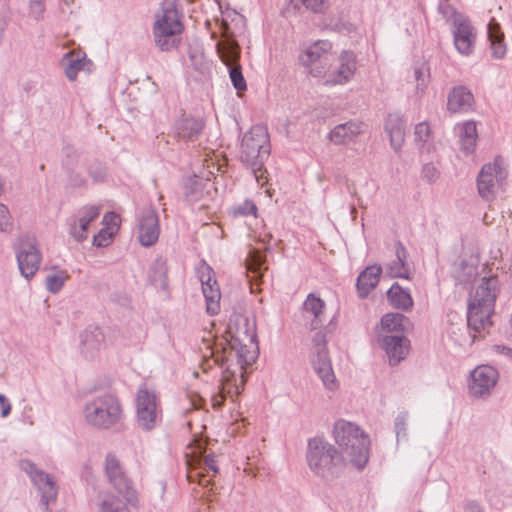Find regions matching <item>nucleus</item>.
<instances>
[{"instance_id": "nucleus-28", "label": "nucleus", "mask_w": 512, "mask_h": 512, "mask_svg": "<svg viewBox=\"0 0 512 512\" xmlns=\"http://www.w3.org/2000/svg\"><path fill=\"white\" fill-rule=\"evenodd\" d=\"M385 131L389 136L390 144L395 151H399L405 140V120L398 113L389 114L385 122Z\"/></svg>"}, {"instance_id": "nucleus-59", "label": "nucleus", "mask_w": 512, "mask_h": 512, "mask_svg": "<svg viewBox=\"0 0 512 512\" xmlns=\"http://www.w3.org/2000/svg\"><path fill=\"white\" fill-rule=\"evenodd\" d=\"M193 376H194V377H198V376H199V372H198V371H194V372H193Z\"/></svg>"}, {"instance_id": "nucleus-35", "label": "nucleus", "mask_w": 512, "mask_h": 512, "mask_svg": "<svg viewBox=\"0 0 512 512\" xmlns=\"http://www.w3.org/2000/svg\"><path fill=\"white\" fill-rule=\"evenodd\" d=\"M301 6L313 11L314 13H323L328 8L327 0H286V6L282 10L285 17L295 14Z\"/></svg>"}, {"instance_id": "nucleus-55", "label": "nucleus", "mask_w": 512, "mask_h": 512, "mask_svg": "<svg viewBox=\"0 0 512 512\" xmlns=\"http://www.w3.org/2000/svg\"><path fill=\"white\" fill-rule=\"evenodd\" d=\"M202 401L203 399L198 394H195L191 398V405L194 409H199L201 407Z\"/></svg>"}, {"instance_id": "nucleus-46", "label": "nucleus", "mask_w": 512, "mask_h": 512, "mask_svg": "<svg viewBox=\"0 0 512 512\" xmlns=\"http://www.w3.org/2000/svg\"><path fill=\"white\" fill-rule=\"evenodd\" d=\"M422 177L428 183H435L440 177V171L435 164L426 163L422 167Z\"/></svg>"}, {"instance_id": "nucleus-25", "label": "nucleus", "mask_w": 512, "mask_h": 512, "mask_svg": "<svg viewBox=\"0 0 512 512\" xmlns=\"http://www.w3.org/2000/svg\"><path fill=\"white\" fill-rule=\"evenodd\" d=\"M356 71V58L352 52L344 51L339 57V67L329 74L327 82L345 84L349 82Z\"/></svg>"}, {"instance_id": "nucleus-31", "label": "nucleus", "mask_w": 512, "mask_h": 512, "mask_svg": "<svg viewBox=\"0 0 512 512\" xmlns=\"http://www.w3.org/2000/svg\"><path fill=\"white\" fill-rule=\"evenodd\" d=\"M382 268L378 265L368 266L357 279L360 297H366L378 284Z\"/></svg>"}, {"instance_id": "nucleus-42", "label": "nucleus", "mask_w": 512, "mask_h": 512, "mask_svg": "<svg viewBox=\"0 0 512 512\" xmlns=\"http://www.w3.org/2000/svg\"><path fill=\"white\" fill-rule=\"evenodd\" d=\"M69 275L64 270H57L46 276L45 285L46 289L51 293L59 292L68 280Z\"/></svg>"}, {"instance_id": "nucleus-10", "label": "nucleus", "mask_w": 512, "mask_h": 512, "mask_svg": "<svg viewBox=\"0 0 512 512\" xmlns=\"http://www.w3.org/2000/svg\"><path fill=\"white\" fill-rule=\"evenodd\" d=\"M441 11L453 26L455 48L462 55H470L474 50L476 33L469 19L449 5L441 6Z\"/></svg>"}, {"instance_id": "nucleus-58", "label": "nucleus", "mask_w": 512, "mask_h": 512, "mask_svg": "<svg viewBox=\"0 0 512 512\" xmlns=\"http://www.w3.org/2000/svg\"><path fill=\"white\" fill-rule=\"evenodd\" d=\"M66 4H71L74 2V0H63Z\"/></svg>"}, {"instance_id": "nucleus-43", "label": "nucleus", "mask_w": 512, "mask_h": 512, "mask_svg": "<svg viewBox=\"0 0 512 512\" xmlns=\"http://www.w3.org/2000/svg\"><path fill=\"white\" fill-rule=\"evenodd\" d=\"M414 79L416 82V94H423L430 79L429 68L425 64L415 67Z\"/></svg>"}, {"instance_id": "nucleus-56", "label": "nucleus", "mask_w": 512, "mask_h": 512, "mask_svg": "<svg viewBox=\"0 0 512 512\" xmlns=\"http://www.w3.org/2000/svg\"><path fill=\"white\" fill-rule=\"evenodd\" d=\"M208 482H209V480H206V478H205V476H204V475H203V476L200 478V480H199V483H200L201 485H205V483H208Z\"/></svg>"}, {"instance_id": "nucleus-7", "label": "nucleus", "mask_w": 512, "mask_h": 512, "mask_svg": "<svg viewBox=\"0 0 512 512\" xmlns=\"http://www.w3.org/2000/svg\"><path fill=\"white\" fill-rule=\"evenodd\" d=\"M241 159L249 165L260 182L262 164L270 153L269 136L261 126L252 127L242 139Z\"/></svg>"}, {"instance_id": "nucleus-45", "label": "nucleus", "mask_w": 512, "mask_h": 512, "mask_svg": "<svg viewBox=\"0 0 512 512\" xmlns=\"http://www.w3.org/2000/svg\"><path fill=\"white\" fill-rule=\"evenodd\" d=\"M264 264V259L259 251H252L247 262V270L249 272L255 273V277L260 275V271L262 265Z\"/></svg>"}, {"instance_id": "nucleus-38", "label": "nucleus", "mask_w": 512, "mask_h": 512, "mask_svg": "<svg viewBox=\"0 0 512 512\" xmlns=\"http://www.w3.org/2000/svg\"><path fill=\"white\" fill-rule=\"evenodd\" d=\"M479 260L477 257L471 256L469 259L463 260L455 269V279L463 285L471 283L478 275Z\"/></svg>"}, {"instance_id": "nucleus-23", "label": "nucleus", "mask_w": 512, "mask_h": 512, "mask_svg": "<svg viewBox=\"0 0 512 512\" xmlns=\"http://www.w3.org/2000/svg\"><path fill=\"white\" fill-rule=\"evenodd\" d=\"M175 137L179 141L193 142L204 129V122L200 118H195L189 115H182V117L175 124Z\"/></svg>"}, {"instance_id": "nucleus-16", "label": "nucleus", "mask_w": 512, "mask_h": 512, "mask_svg": "<svg viewBox=\"0 0 512 512\" xmlns=\"http://www.w3.org/2000/svg\"><path fill=\"white\" fill-rule=\"evenodd\" d=\"M16 256L21 275L26 279H31L38 271L42 259L35 240H21Z\"/></svg>"}, {"instance_id": "nucleus-21", "label": "nucleus", "mask_w": 512, "mask_h": 512, "mask_svg": "<svg viewBox=\"0 0 512 512\" xmlns=\"http://www.w3.org/2000/svg\"><path fill=\"white\" fill-rule=\"evenodd\" d=\"M390 365L400 363L409 352V341L403 335H384L378 337Z\"/></svg>"}, {"instance_id": "nucleus-54", "label": "nucleus", "mask_w": 512, "mask_h": 512, "mask_svg": "<svg viewBox=\"0 0 512 512\" xmlns=\"http://www.w3.org/2000/svg\"><path fill=\"white\" fill-rule=\"evenodd\" d=\"M204 465L208 470H211L214 474L217 473L216 461L214 456H206L204 459Z\"/></svg>"}, {"instance_id": "nucleus-15", "label": "nucleus", "mask_w": 512, "mask_h": 512, "mask_svg": "<svg viewBox=\"0 0 512 512\" xmlns=\"http://www.w3.org/2000/svg\"><path fill=\"white\" fill-rule=\"evenodd\" d=\"M138 501L135 489L102 491L97 498L98 512H131Z\"/></svg>"}, {"instance_id": "nucleus-13", "label": "nucleus", "mask_w": 512, "mask_h": 512, "mask_svg": "<svg viewBox=\"0 0 512 512\" xmlns=\"http://www.w3.org/2000/svg\"><path fill=\"white\" fill-rule=\"evenodd\" d=\"M216 47L220 59L229 68V77L234 88L238 93L245 91L247 89V84L242 74V67L239 64V45L233 40L225 39L219 41Z\"/></svg>"}, {"instance_id": "nucleus-14", "label": "nucleus", "mask_w": 512, "mask_h": 512, "mask_svg": "<svg viewBox=\"0 0 512 512\" xmlns=\"http://www.w3.org/2000/svg\"><path fill=\"white\" fill-rule=\"evenodd\" d=\"M19 467L30 477L41 496V503L45 506V510L47 511L48 505L55 502L58 494V487L54 478L38 469L36 465L29 460H21Z\"/></svg>"}, {"instance_id": "nucleus-18", "label": "nucleus", "mask_w": 512, "mask_h": 512, "mask_svg": "<svg viewBox=\"0 0 512 512\" xmlns=\"http://www.w3.org/2000/svg\"><path fill=\"white\" fill-rule=\"evenodd\" d=\"M138 240L144 247L157 243L160 235L159 216L155 209H145L138 219Z\"/></svg>"}, {"instance_id": "nucleus-9", "label": "nucleus", "mask_w": 512, "mask_h": 512, "mask_svg": "<svg viewBox=\"0 0 512 512\" xmlns=\"http://www.w3.org/2000/svg\"><path fill=\"white\" fill-rule=\"evenodd\" d=\"M507 176L508 172L501 157L483 165L477 177L479 195L485 200L496 198L503 191Z\"/></svg>"}, {"instance_id": "nucleus-19", "label": "nucleus", "mask_w": 512, "mask_h": 512, "mask_svg": "<svg viewBox=\"0 0 512 512\" xmlns=\"http://www.w3.org/2000/svg\"><path fill=\"white\" fill-rule=\"evenodd\" d=\"M227 334L229 338L227 343H237L245 346V343H251L256 339L255 327L251 324L248 318L242 314H234L231 316Z\"/></svg>"}, {"instance_id": "nucleus-8", "label": "nucleus", "mask_w": 512, "mask_h": 512, "mask_svg": "<svg viewBox=\"0 0 512 512\" xmlns=\"http://www.w3.org/2000/svg\"><path fill=\"white\" fill-rule=\"evenodd\" d=\"M307 461L315 474L327 480L334 477L335 467L342 464L336 449L321 438L309 440Z\"/></svg>"}, {"instance_id": "nucleus-37", "label": "nucleus", "mask_w": 512, "mask_h": 512, "mask_svg": "<svg viewBox=\"0 0 512 512\" xmlns=\"http://www.w3.org/2000/svg\"><path fill=\"white\" fill-rule=\"evenodd\" d=\"M414 140L417 148L422 153H431L435 150L433 133L427 122H420L415 126Z\"/></svg>"}, {"instance_id": "nucleus-39", "label": "nucleus", "mask_w": 512, "mask_h": 512, "mask_svg": "<svg viewBox=\"0 0 512 512\" xmlns=\"http://www.w3.org/2000/svg\"><path fill=\"white\" fill-rule=\"evenodd\" d=\"M167 273L168 266L166 259L158 257L149 269V279L155 287L165 289L168 284Z\"/></svg>"}, {"instance_id": "nucleus-53", "label": "nucleus", "mask_w": 512, "mask_h": 512, "mask_svg": "<svg viewBox=\"0 0 512 512\" xmlns=\"http://www.w3.org/2000/svg\"><path fill=\"white\" fill-rule=\"evenodd\" d=\"M0 405L2 408V417H7L11 411V404L8 402L7 398L3 394H0Z\"/></svg>"}, {"instance_id": "nucleus-6", "label": "nucleus", "mask_w": 512, "mask_h": 512, "mask_svg": "<svg viewBox=\"0 0 512 512\" xmlns=\"http://www.w3.org/2000/svg\"><path fill=\"white\" fill-rule=\"evenodd\" d=\"M184 30L181 16L174 3H166L156 17L153 34L156 46L162 51L176 49Z\"/></svg>"}, {"instance_id": "nucleus-34", "label": "nucleus", "mask_w": 512, "mask_h": 512, "mask_svg": "<svg viewBox=\"0 0 512 512\" xmlns=\"http://www.w3.org/2000/svg\"><path fill=\"white\" fill-rule=\"evenodd\" d=\"M407 318L400 313H387L381 319L378 337L384 335H403L404 322Z\"/></svg>"}, {"instance_id": "nucleus-1", "label": "nucleus", "mask_w": 512, "mask_h": 512, "mask_svg": "<svg viewBox=\"0 0 512 512\" xmlns=\"http://www.w3.org/2000/svg\"><path fill=\"white\" fill-rule=\"evenodd\" d=\"M204 341L207 352L203 354L200 364L202 371L206 373L215 365L225 366L220 391L211 397L213 408H220L227 397L234 401L241 393L244 385L243 370L246 365L252 364L256 357V339L249 344L245 343V346L227 343L228 347H223L221 353L212 349L209 340Z\"/></svg>"}, {"instance_id": "nucleus-40", "label": "nucleus", "mask_w": 512, "mask_h": 512, "mask_svg": "<svg viewBox=\"0 0 512 512\" xmlns=\"http://www.w3.org/2000/svg\"><path fill=\"white\" fill-rule=\"evenodd\" d=\"M387 297L392 306L402 310H409L413 306V299L409 292L398 284L392 285L387 292Z\"/></svg>"}, {"instance_id": "nucleus-57", "label": "nucleus", "mask_w": 512, "mask_h": 512, "mask_svg": "<svg viewBox=\"0 0 512 512\" xmlns=\"http://www.w3.org/2000/svg\"><path fill=\"white\" fill-rule=\"evenodd\" d=\"M473 508H474L477 512H483V511L478 507V505H473Z\"/></svg>"}, {"instance_id": "nucleus-26", "label": "nucleus", "mask_w": 512, "mask_h": 512, "mask_svg": "<svg viewBox=\"0 0 512 512\" xmlns=\"http://www.w3.org/2000/svg\"><path fill=\"white\" fill-rule=\"evenodd\" d=\"M105 472L114 490L134 489L124 473L119 460L114 455L106 457Z\"/></svg>"}, {"instance_id": "nucleus-50", "label": "nucleus", "mask_w": 512, "mask_h": 512, "mask_svg": "<svg viewBox=\"0 0 512 512\" xmlns=\"http://www.w3.org/2000/svg\"><path fill=\"white\" fill-rule=\"evenodd\" d=\"M257 210L256 205L252 201H246L243 205L237 207L235 212L240 215L255 214Z\"/></svg>"}, {"instance_id": "nucleus-30", "label": "nucleus", "mask_w": 512, "mask_h": 512, "mask_svg": "<svg viewBox=\"0 0 512 512\" xmlns=\"http://www.w3.org/2000/svg\"><path fill=\"white\" fill-rule=\"evenodd\" d=\"M395 259L389 261L386 266V272L393 278H410V269L406 263L407 252L406 249L398 244L395 250Z\"/></svg>"}, {"instance_id": "nucleus-4", "label": "nucleus", "mask_w": 512, "mask_h": 512, "mask_svg": "<svg viewBox=\"0 0 512 512\" xmlns=\"http://www.w3.org/2000/svg\"><path fill=\"white\" fill-rule=\"evenodd\" d=\"M499 292V280L496 276L483 277L475 292L470 296L468 306V326L476 332L486 330L492 325L495 300Z\"/></svg>"}, {"instance_id": "nucleus-5", "label": "nucleus", "mask_w": 512, "mask_h": 512, "mask_svg": "<svg viewBox=\"0 0 512 512\" xmlns=\"http://www.w3.org/2000/svg\"><path fill=\"white\" fill-rule=\"evenodd\" d=\"M85 423L97 429H108L118 423L122 416L119 400L104 394L88 400L82 408Z\"/></svg>"}, {"instance_id": "nucleus-12", "label": "nucleus", "mask_w": 512, "mask_h": 512, "mask_svg": "<svg viewBox=\"0 0 512 512\" xmlns=\"http://www.w3.org/2000/svg\"><path fill=\"white\" fill-rule=\"evenodd\" d=\"M136 417L138 426L146 431L154 429L162 418L160 401L146 386L140 387L136 394Z\"/></svg>"}, {"instance_id": "nucleus-44", "label": "nucleus", "mask_w": 512, "mask_h": 512, "mask_svg": "<svg viewBox=\"0 0 512 512\" xmlns=\"http://www.w3.org/2000/svg\"><path fill=\"white\" fill-rule=\"evenodd\" d=\"M114 234L115 232L112 227H104L93 237V245L96 247L108 246L111 243Z\"/></svg>"}, {"instance_id": "nucleus-33", "label": "nucleus", "mask_w": 512, "mask_h": 512, "mask_svg": "<svg viewBox=\"0 0 512 512\" xmlns=\"http://www.w3.org/2000/svg\"><path fill=\"white\" fill-rule=\"evenodd\" d=\"M488 40L492 57L502 59L507 51L504 41V33L501 31L500 25L492 19L488 24Z\"/></svg>"}, {"instance_id": "nucleus-29", "label": "nucleus", "mask_w": 512, "mask_h": 512, "mask_svg": "<svg viewBox=\"0 0 512 512\" xmlns=\"http://www.w3.org/2000/svg\"><path fill=\"white\" fill-rule=\"evenodd\" d=\"M90 64L84 52L72 50L66 53L62 59L65 76L69 81H75L80 71Z\"/></svg>"}, {"instance_id": "nucleus-24", "label": "nucleus", "mask_w": 512, "mask_h": 512, "mask_svg": "<svg viewBox=\"0 0 512 512\" xmlns=\"http://www.w3.org/2000/svg\"><path fill=\"white\" fill-rule=\"evenodd\" d=\"M100 211V207L95 205L86 206L80 210L77 220L70 228V233L76 241L81 242L87 238L88 227L92 221L98 218Z\"/></svg>"}, {"instance_id": "nucleus-36", "label": "nucleus", "mask_w": 512, "mask_h": 512, "mask_svg": "<svg viewBox=\"0 0 512 512\" xmlns=\"http://www.w3.org/2000/svg\"><path fill=\"white\" fill-rule=\"evenodd\" d=\"M473 100V95L469 90L461 86L456 87L448 96L447 107L451 112L466 110L471 107Z\"/></svg>"}, {"instance_id": "nucleus-32", "label": "nucleus", "mask_w": 512, "mask_h": 512, "mask_svg": "<svg viewBox=\"0 0 512 512\" xmlns=\"http://www.w3.org/2000/svg\"><path fill=\"white\" fill-rule=\"evenodd\" d=\"M212 188L213 184L209 179L203 180L200 177L194 176L186 184L185 194L190 201L197 202L205 200L207 196H210Z\"/></svg>"}, {"instance_id": "nucleus-49", "label": "nucleus", "mask_w": 512, "mask_h": 512, "mask_svg": "<svg viewBox=\"0 0 512 512\" xmlns=\"http://www.w3.org/2000/svg\"><path fill=\"white\" fill-rule=\"evenodd\" d=\"M62 152L64 155V163L66 165H72L78 158L77 150L71 145H66Z\"/></svg>"}, {"instance_id": "nucleus-52", "label": "nucleus", "mask_w": 512, "mask_h": 512, "mask_svg": "<svg viewBox=\"0 0 512 512\" xmlns=\"http://www.w3.org/2000/svg\"><path fill=\"white\" fill-rule=\"evenodd\" d=\"M117 216L116 214L110 212L106 213L103 217V224L105 227H112L114 232L117 230V223H116Z\"/></svg>"}, {"instance_id": "nucleus-41", "label": "nucleus", "mask_w": 512, "mask_h": 512, "mask_svg": "<svg viewBox=\"0 0 512 512\" xmlns=\"http://www.w3.org/2000/svg\"><path fill=\"white\" fill-rule=\"evenodd\" d=\"M477 138L478 134L475 122H465L460 131L461 150L466 154L474 152Z\"/></svg>"}, {"instance_id": "nucleus-17", "label": "nucleus", "mask_w": 512, "mask_h": 512, "mask_svg": "<svg viewBox=\"0 0 512 512\" xmlns=\"http://www.w3.org/2000/svg\"><path fill=\"white\" fill-rule=\"evenodd\" d=\"M197 271L206 300V310L211 315L217 314L220 309L221 292L214 272L206 263H202Z\"/></svg>"}, {"instance_id": "nucleus-27", "label": "nucleus", "mask_w": 512, "mask_h": 512, "mask_svg": "<svg viewBox=\"0 0 512 512\" xmlns=\"http://www.w3.org/2000/svg\"><path fill=\"white\" fill-rule=\"evenodd\" d=\"M363 132V123L349 121L335 126L329 133V139L336 145L354 141Z\"/></svg>"}, {"instance_id": "nucleus-11", "label": "nucleus", "mask_w": 512, "mask_h": 512, "mask_svg": "<svg viewBox=\"0 0 512 512\" xmlns=\"http://www.w3.org/2000/svg\"><path fill=\"white\" fill-rule=\"evenodd\" d=\"M332 43L317 40L300 55L299 61L313 77L323 78L327 75L330 61L333 59Z\"/></svg>"}, {"instance_id": "nucleus-48", "label": "nucleus", "mask_w": 512, "mask_h": 512, "mask_svg": "<svg viewBox=\"0 0 512 512\" xmlns=\"http://www.w3.org/2000/svg\"><path fill=\"white\" fill-rule=\"evenodd\" d=\"M44 0H31L30 13L35 19H40L44 13Z\"/></svg>"}, {"instance_id": "nucleus-20", "label": "nucleus", "mask_w": 512, "mask_h": 512, "mask_svg": "<svg viewBox=\"0 0 512 512\" xmlns=\"http://www.w3.org/2000/svg\"><path fill=\"white\" fill-rule=\"evenodd\" d=\"M498 373L489 365L476 367L471 373L469 390L474 396L480 397L490 393L497 382Z\"/></svg>"}, {"instance_id": "nucleus-3", "label": "nucleus", "mask_w": 512, "mask_h": 512, "mask_svg": "<svg viewBox=\"0 0 512 512\" xmlns=\"http://www.w3.org/2000/svg\"><path fill=\"white\" fill-rule=\"evenodd\" d=\"M333 433L336 451L342 464L363 468L368 461V435L357 424L345 420L335 423Z\"/></svg>"}, {"instance_id": "nucleus-22", "label": "nucleus", "mask_w": 512, "mask_h": 512, "mask_svg": "<svg viewBox=\"0 0 512 512\" xmlns=\"http://www.w3.org/2000/svg\"><path fill=\"white\" fill-rule=\"evenodd\" d=\"M80 339V350L85 358H94L105 346L104 333L99 327L90 326L86 328L81 333Z\"/></svg>"}, {"instance_id": "nucleus-47", "label": "nucleus", "mask_w": 512, "mask_h": 512, "mask_svg": "<svg viewBox=\"0 0 512 512\" xmlns=\"http://www.w3.org/2000/svg\"><path fill=\"white\" fill-rule=\"evenodd\" d=\"M11 216L8 208L0 203V231H7L11 228Z\"/></svg>"}, {"instance_id": "nucleus-51", "label": "nucleus", "mask_w": 512, "mask_h": 512, "mask_svg": "<svg viewBox=\"0 0 512 512\" xmlns=\"http://www.w3.org/2000/svg\"><path fill=\"white\" fill-rule=\"evenodd\" d=\"M406 426H407V418L405 414H401L396 418L395 421V430L397 437L400 436V434L405 435L406 432Z\"/></svg>"}, {"instance_id": "nucleus-2", "label": "nucleus", "mask_w": 512, "mask_h": 512, "mask_svg": "<svg viewBox=\"0 0 512 512\" xmlns=\"http://www.w3.org/2000/svg\"><path fill=\"white\" fill-rule=\"evenodd\" d=\"M302 318L310 330H318L312 339L311 363L324 386L333 391L338 384L331 366L326 336L333 331L334 325L328 321L325 301L310 293L302 306Z\"/></svg>"}]
</instances>
